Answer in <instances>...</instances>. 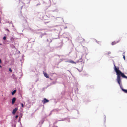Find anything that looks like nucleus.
<instances>
[{
    "label": "nucleus",
    "instance_id": "423d86ee",
    "mask_svg": "<svg viewBox=\"0 0 127 127\" xmlns=\"http://www.w3.org/2000/svg\"><path fill=\"white\" fill-rule=\"evenodd\" d=\"M68 62L70 63L73 64H76V63L75 62L72 60L69 61H68Z\"/></svg>",
    "mask_w": 127,
    "mask_h": 127
},
{
    "label": "nucleus",
    "instance_id": "7ed1b4c3",
    "mask_svg": "<svg viewBox=\"0 0 127 127\" xmlns=\"http://www.w3.org/2000/svg\"><path fill=\"white\" fill-rule=\"evenodd\" d=\"M49 102V100L47 99L46 98H44L43 100L42 101V102L43 104H45V103Z\"/></svg>",
    "mask_w": 127,
    "mask_h": 127
},
{
    "label": "nucleus",
    "instance_id": "6ab92c4d",
    "mask_svg": "<svg viewBox=\"0 0 127 127\" xmlns=\"http://www.w3.org/2000/svg\"><path fill=\"white\" fill-rule=\"evenodd\" d=\"M2 45V44H0V45Z\"/></svg>",
    "mask_w": 127,
    "mask_h": 127
},
{
    "label": "nucleus",
    "instance_id": "f8f14e48",
    "mask_svg": "<svg viewBox=\"0 0 127 127\" xmlns=\"http://www.w3.org/2000/svg\"><path fill=\"white\" fill-rule=\"evenodd\" d=\"M9 71L10 72H12V70H11V69L10 68H9Z\"/></svg>",
    "mask_w": 127,
    "mask_h": 127
},
{
    "label": "nucleus",
    "instance_id": "1a4fd4ad",
    "mask_svg": "<svg viewBox=\"0 0 127 127\" xmlns=\"http://www.w3.org/2000/svg\"><path fill=\"white\" fill-rule=\"evenodd\" d=\"M16 90H14L12 92V95H14L15 94V93L16 92Z\"/></svg>",
    "mask_w": 127,
    "mask_h": 127
},
{
    "label": "nucleus",
    "instance_id": "20e7f679",
    "mask_svg": "<svg viewBox=\"0 0 127 127\" xmlns=\"http://www.w3.org/2000/svg\"><path fill=\"white\" fill-rule=\"evenodd\" d=\"M18 110V108H16L13 110L12 111V114H14L16 113V112Z\"/></svg>",
    "mask_w": 127,
    "mask_h": 127
},
{
    "label": "nucleus",
    "instance_id": "dca6fc26",
    "mask_svg": "<svg viewBox=\"0 0 127 127\" xmlns=\"http://www.w3.org/2000/svg\"><path fill=\"white\" fill-rule=\"evenodd\" d=\"M1 61L0 59V64H1Z\"/></svg>",
    "mask_w": 127,
    "mask_h": 127
},
{
    "label": "nucleus",
    "instance_id": "f3484780",
    "mask_svg": "<svg viewBox=\"0 0 127 127\" xmlns=\"http://www.w3.org/2000/svg\"><path fill=\"white\" fill-rule=\"evenodd\" d=\"M2 66L1 65H0V67H1Z\"/></svg>",
    "mask_w": 127,
    "mask_h": 127
},
{
    "label": "nucleus",
    "instance_id": "6e6552de",
    "mask_svg": "<svg viewBox=\"0 0 127 127\" xmlns=\"http://www.w3.org/2000/svg\"><path fill=\"white\" fill-rule=\"evenodd\" d=\"M119 41H118L116 42L115 41H114L112 42L111 44L112 45H114L115 44H116V43H118V42Z\"/></svg>",
    "mask_w": 127,
    "mask_h": 127
},
{
    "label": "nucleus",
    "instance_id": "ddd939ff",
    "mask_svg": "<svg viewBox=\"0 0 127 127\" xmlns=\"http://www.w3.org/2000/svg\"><path fill=\"white\" fill-rule=\"evenodd\" d=\"M3 38L4 40H5L6 39V37L5 36H4L3 37Z\"/></svg>",
    "mask_w": 127,
    "mask_h": 127
},
{
    "label": "nucleus",
    "instance_id": "9d476101",
    "mask_svg": "<svg viewBox=\"0 0 127 127\" xmlns=\"http://www.w3.org/2000/svg\"><path fill=\"white\" fill-rule=\"evenodd\" d=\"M125 52H124V53L123 54V58L124 59V60H125Z\"/></svg>",
    "mask_w": 127,
    "mask_h": 127
},
{
    "label": "nucleus",
    "instance_id": "9b49d317",
    "mask_svg": "<svg viewBox=\"0 0 127 127\" xmlns=\"http://www.w3.org/2000/svg\"><path fill=\"white\" fill-rule=\"evenodd\" d=\"M82 61V58H81L79 60V61L78 62H81Z\"/></svg>",
    "mask_w": 127,
    "mask_h": 127
},
{
    "label": "nucleus",
    "instance_id": "4468645a",
    "mask_svg": "<svg viewBox=\"0 0 127 127\" xmlns=\"http://www.w3.org/2000/svg\"><path fill=\"white\" fill-rule=\"evenodd\" d=\"M21 105L23 107H24V105H23V104L22 103H21Z\"/></svg>",
    "mask_w": 127,
    "mask_h": 127
},
{
    "label": "nucleus",
    "instance_id": "a211bd4d",
    "mask_svg": "<svg viewBox=\"0 0 127 127\" xmlns=\"http://www.w3.org/2000/svg\"><path fill=\"white\" fill-rule=\"evenodd\" d=\"M12 39H13V38H11V40Z\"/></svg>",
    "mask_w": 127,
    "mask_h": 127
},
{
    "label": "nucleus",
    "instance_id": "f03ea898",
    "mask_svg": "<svg viewBox=\"0 0 127 127\" xmlns=\"http://www.w3.org/2000/svg\"><path fill=\"white\" fill-rule=\"evenodd\" d=\"M24 5V3L22 1H20L18 4V6L20 7V8L21 9L22 8V7Z\"/></svg>",
    "mask_w": 127,
    "mask_h": 127
},
{
    "label": "nucleus",
    "instance_id": "0eeeda50",
    "mask_svg": "<svg viewBox=\"0 0 127 127\" xmlns=\"http://www.w3.org/2000/svg\"><path fill=\"white\" fill-rule=\"evenodd\" d=\"M16 98L15 97H13L12 99V104H14L16 100Z\"/></svg>",
    "mask_w": 127,
    "mask_h": 127
},
{
    "label": "nucleus",
    "instance_id": "39448f33",
    "mask_svg": "<svg viewBox=\"0 0 127 127\" xmlns=\"http://www.w3.org/2000/svg\"><path fill=\"white\" fill-rule=\"evenodd\" d=\"M43 73L44 74V76L45 77L48 78H49V75L47 74L46 73L44 72Z\"/></svg>",
    "mask_w": 127,
    "mask_h": 127
},
{
    "label": "nucleus",
    "instance_id": "2eb2a0df",
    "mask_svg": "<svg viewBox=\"0 0 127 127\" xmlns=\"http://www.w3.org/2000/svg\"><path fill=\"white\" fill-rule=\"evenodd\" d=\"M18 117V115H16L15 116V118H17Z\"/></svg>",
    "mask_w": 127,
    "mask_h": 127
},
{
    "label": "nucleus",
    "instance_id": "f257e3e1",
    "mask_svg": "<svg viewBox=\"0 0 127 127\" xmlns=\"http://www.w3.org/2000/svg\"><path fill=\"white\" fill-rule=\"evenodd\" d=\"M114 68L116 73L117 81L122 90L125 93H127V77L119 70L114 65Z\"/></svg>",
    "mask_w": 127,
    "mask_h": 127
}]
</instances>
